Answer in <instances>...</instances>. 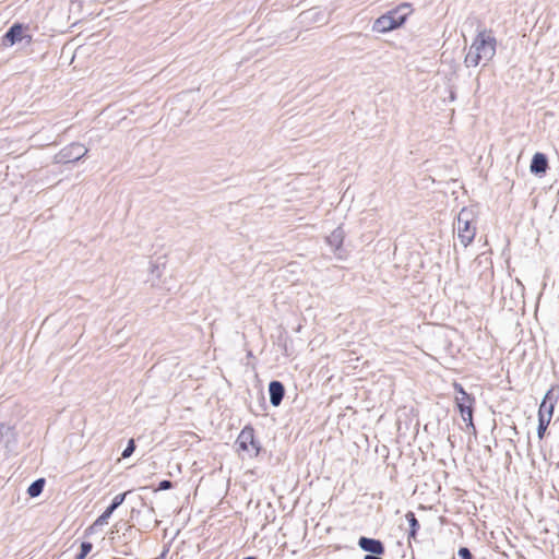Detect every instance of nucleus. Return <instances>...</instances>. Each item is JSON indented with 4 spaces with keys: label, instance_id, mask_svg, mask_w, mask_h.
<instances>
[{
    "label": "nucleus",
    "instance_id": "nucleus-9",
    "mask_svg": "<svg viewBox=\"0 0 559 559\" xmlns=\"http://www.w3.org/2000/svg\"><path fill=\"white\" fill-rule=\"evenodd\" d=\"M555 402L552 401L551 391L549 390L539 406L538 418L551 420L554 414Z\"/></svg>",
    "mask_w": 559,
    "mask_h": 559
},
{
    "label": "nucleus",
    "instance_id": "nucleus-2",
    "mask_svg": "<svg viewBox=\"0 0 559 559\" xmlns=\"http://www.w3.org/2000/svg\"><path fill=\"white\" fill-rule=\"evenodd\" d=\"M411 12V4L402 3L376 19L371 29L379 34L397 29L406 22Z\"/></svg>",
    "mask_w": 559,
    "mask_h": 559
},
{
    "label": "nucleus",
    "instance_id": "nucleus-18",
    "mask_svg": "<svg viewBox=\"0 0 559 559\" xmlns=\"http://www.w3.org/2000/svg\"><path fill=\"white\" fill-rule=\"evenodd\" d=\"M93 548V545L88 542H83L81 544V551L80 554L76 556V559H84L88 554L90 551L92 550Z\"/></svg>",
    "mask_w": 559,
    "mask_h": 559
},
{
    "label": "nucleus",
    "instance_id": "nucleus-20",
    "mask_svg": "<svg viewBox=\"0 0 559 559\" xmlns=\"http://www.w3.org/2000/svg\"><path fill=\"white\" fill-rule=\"evenodd\" d=\"M134 450H135L134 440L130 439L127 448L122 452V457H124V459L129 457L134 452Z\"/></svg>",
    "mask_w": 559,
    "mask_h": 559
},
{
    "label": "nucleus",
    "instance_id": "nucleus-14",
    "mask_svg": "<svg viewBox=\"0 0 559 559\" xmlns=\"http://www.w3.org/2000/svg\"><path fill=\"white\" fill-rule=\"evenodd\" d=\"M44 486H45V479L39 478L29 485V487L27 489V493L32 498L38 497L43 492Z\"/></svg>",
    "mask_w": 559,
    "mask_h": 559
},
{
    "label": "nucleus",
    "instance_id": "nucleus-19",
    "mask_svg": "<svg viewBox=\"0 0 559 559\" xmlns=\"http://www.w3.org/2000/svg\"><path fill=\"white\" fill-rule=\"evenodd\" d=\"M128 492H123V493H119L117 495L111 504L109 506L110 508H112L114 510H116L119 506H121L126 499V496H127Z\"/></svg>",
    "mask_w": 559,
    "mask_h": 559
},
{
    "label": "nucleus",
    "instance_id": "nucleus-25",
    "mask_svg": "<svg viewBox=\"0 0 559 559\" xmlns=\"http://www.w3.org/2000/svg\"><path fill=\"white\" fill-rule=\"evenodd\" d=\"M245 559H255V558H254V557H247V558H245Z\"/></svg>",
    "mask_w": 559,
    "mask_h": 559
},
{
    "label": "nucleus",
    "instance_id": "nucleus-3",
    "mask_svg": "<svg viewBox=\"0 0 559 559\" xmlns=\"http://www.w3.org/2000/svg\"><path fill=\"white\" fill-rule=\"evenodd\" d=\"M456 231L460 242L467 247L475 238L476 226H475V213L472 209L463 207L456 222Z\"/></svg>",
    "mask_w": 559,
    "mask_h": 559
},
{
    "label": "nucleus",
    "instance_id": "nucleus-6",
    "mask_svg": "<svg viewBox=\"0 0 559 559\" xmlns=\"http://www.w3.org/2000/svg\"><path fill=\"white\" fill-rule=\"evenodd\" d=\"M87 148L80 143H72L64 148H62L57 158L62 163H71L81 159L87 154Z\"/></svg>",
    "mask_w": 559,
    "mask_h": 559
},
{
    "label": "nucleus",
    "instance_id": "nucleus-17",
    "mask_svg": "<svg viewBox=\"0 0 559 559\" xmlns=\"http://www.w3.org/2000/svg\"><path fill=\"white\" fill-rule=\"evenodd\" d=\"M549 424H550V420L545 419V418H538L537 435H538L539 439H543L544 433H545V431H546V429H547Z\"/></svg>",
    "mask_w": 559,
    "mask_h": 559
},
{
    "label": "nucleus",
    "instance_id": "nucleus-21",
    "mask_svg": "<svg viewBox=\"0 0 559 559\" xmlns=\"http://www.w3.org/2000/svg\"><path fill=\"white\" fill-rule=\"evenodd\" d=\"M316 15H319V12H316V11H307V12H304L301 14V16L304 17V20H314V21H322V19H319V17H316Z\"/></svg>",
    "mask_w": 559,
    "mask_h": 559
},
{
    "label": "nucleus",
    "instance_id": "nucleus-11",
    "mask_svg": "<svg viewBox=\"0 0 559 559\" xmlns=\"http://www.w3.org/2000/svg\"><path fill=\"white\" fill-rule=\"evenodd\" d=\"M3 441L7 449H11L16 443V433L12 426L0 424V442Z\"/></svg>",
    "mask_w": 559,
    "mask_h": 559
},
{
    "label": "nucleus",
    "instance_id": "nucleus-5",
    "mask_svg": "<svg viewBox=\"0 0 559 559\" xmlns=\"http://www.w3.org/2000/svg\"><path fill=\"white\" fill-rule=\"evenodd\" d=\"M238 450L245 452L248 457L252 459L259 455L260 445L254 439V430L250 426H246L236 440Z\"/></svg>",
    "mask_w": 559,
    "mask_h": 559
},
{
    "label": "nucleus",
    "instance_id": "nucleus-15",
    "mask_svg": "<svg viewBox=\"0 0 559 559\" xmlns=\"http://www.w3.org/2000/svg\"><path fill=\"white\" fill-rule=\"evenodd\" d=\"M405 516H406V520L408 521L409 526H411V531H409L408 537L409 538L411 537L414 538L415 535H416V532H417V530L419 527V523H418L415 514L412 511L407 512Z\"/></svg>",
    "mask_w": 559,
    "mask_h": 559
},
{
    "label": "nucleus",
    "instance_id": "nucleus-1",
    "mask_svg": "<svg viewBox=\"0 0 559 559\" xmlns=\"http://www.w3.org/2000/svg\"><path fill=\"white\" fill-rule=\"evenodd\" d=\"M497 40L489 29H480L474 38L465 56L466 67H477L480 62L488 63L496 55Z\"/></svg>",
    "mask_w": 559,
    "mask_h": 559
},
{
    "label": "nucleus",
    "instance_id": "nucleus-4",
    "mask_svg": "<svg viewBox=\"0 0 559 559\" xmlns=\"http://www.w3.org/2000/svg\"><path fill=\"white\" fill-rule=\"evenodd\" d=\"M455 391L459 395L455 396V403L461 413L462 419L467 423V426L475 430L473 424V402L474 399L465 392L461 384H454Z\"/></svg>",
    "mask_w": 559,
    "mask_h": 559
},
{
    "label": "nucleus",
    "instance_id": "nucleus-22",
    "mask_svg": "<svg viewBox=\"0 0 559 559\" xmlns=\"http://www.w3.org/2000/svg\"><path fill=\"white\" fill-rule=\"evenodd\" d=\"M459 556L461 557V559H472L469 550L465 547L460 548Z\"/></svg>",
    "mask_w": 559,
    "mask_h": 559
},
{
    "label": "nucleus",
    "instance_id": "nucleus-24",
    "mask_svg": "<svg viewBox=\"0 0 559 559\" xmlns=\"http://www.w3.org/2000/svg\"><path fill=\"white\" fill-rule=\"evenodd\" d=\"M364 559H382L380 557L377 556H373V555H366Z\"/></svg>",
    "mask_w": 559,
    "mask_h": 559
},
{
    "label": "nucleus",
    "instance_id": "nucleus-7",
    "mask_svg": "<svg viewBox=\"0 0 559 559\" xmlns=\"http://www.w3.org/2000/svg\"><path fill=\"white\" fill-rule=\"evenodd\" d=\"M24 38V26L22 24H13L2 37V45L8 47Z\"/></svg>",
    "mask_w": 559,
    "mask_h": 559
},
{
    "label": "nucleus",
    "instance_id": "nucleus-23",
    "mask_svg": "<svg viewBox=\"0 0 559 559\" xmlns=\"http://www.w3.org/2000/svg\"><path fill=\"white\" fill-rule=\"evenodd\" d=\"M173 487V484L170 480H162L158 485V490H167Z\"/></svg>",
    "mask_w": 559,
    "mask_h": 559
},
{
    "label": "nucleus",
    "instance_id": "nucleus-16",
    "mask_svg": "<svg viewBox=\"0 0 559 559\" xmlns=\"http://www.w3.org/2000/svg\"><path fill=\"white\" fill-rule=\"evenodd\" d=\"M115 510L110 507H108L102 515L98 516V519L95 521L94 525H104L107 524L108 519L111 516L112 512Z\"/></svg>",
    "mask_w": 559,
    "mask_h": 559
},
{
    "label": "nucleus",
    "instance_id": "nucleus-12",
    "mask_svg": "<svg viewBox=\"0 0 559 559\" xmlns=\"http://www.w3.org/2000/svg\"><path fill=\"white\" fill-rule=\"evenodd\" d=\"M548 168V160L545 154L536 153L534 154L530 169L535 175L545 174Z\"/></svg>",
    "mask_w": 559,
    "mask_h": 559
},
{
    "label": "nucleus",
    "instance_id": "nucleus-13",
    "mask_svg": "<svg viewBox=\"0 0 559 559\" xmlns=\"http://www.w3.org/2000/svg\"><path fill=\"white\" fill-rule=\"evenodd\" d=\"M345 233L342 227L335 228L328 237L326 242L336 253L343 245Z\"/></svg>",
    "mask_w": 559,
    "mask_h": 559
},
{
    "label": "nucleus",
    "instance_id": "nucleus-10",
    "mask_svg": "<svg viewBox=\"0 0 559 559\" xmlns=\"http://www.w3.org/2000/svg\"><path fill=\"white\" fill-rule=\"evenodd\" d=\"M270 402L273 406H278L285 394V389L282 382L272 381L269 384Z\"/></svg>",
    "mask_w": 559,
    "mask_h": 559
},
{
    "label": "nucleus",
    "instance_id": "nucleus-8",
    "mask_svg": "<svg viewBox=\"0 0 559 559\" xmlns=\"http://www.w3.org/2000/svg\"><path fill=\"white\" fill-rule=\"evenodd\" d=\"M358 545L362 550L370 552V555L379 556L384 554V546L378 539L360 537L358 540Z\"/></svg>",
    "mask_w": 559,
    "mask_h": 559
}]
</instances>
